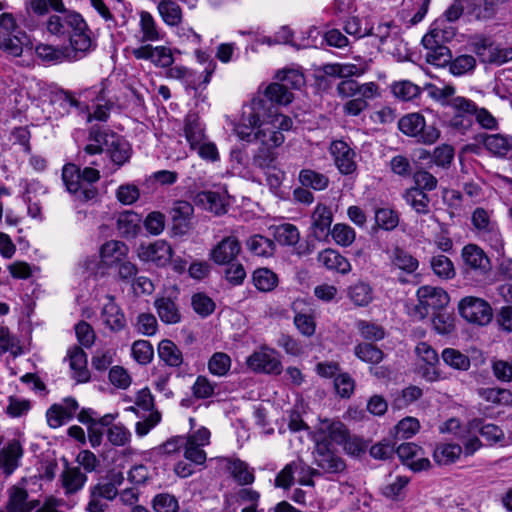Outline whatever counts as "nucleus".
I'll use <instances>...</instances> for the list:
<instances>
[{
	"instance_id": "f257e3e1",
	"label": "nucleus",
	"mask_w": 512,
	"mask_h": 512,
	"mask_svg": "<svg viewBox=\"0 0 512 512\" xmlns=\"http://www.w3.org/2000/svg\"><path fill=\"white\" fill-rule=\"evenodd\" d=\"M292 125V119L274 110L267 99L254 97L243 107L241 118L234 126V132L239 139L252 142V132L264 126L291 129Z\"/></svg>"
},
{
	"instance_id": "f03ea898",
	"label": "nucleus",
	"mask_w": 512,
	"mask_h": 512,
	"mask_svg": "<svg viewBox=\"0 0 512 512\" xmlns=\"http://www.w3.org/2000/svg\"><path fill=\"white\" fill-rule=\"evenodd\" d=\"M348 433L346 426L339 420L319 421L314 434L316 442L314 458L319 467L329 473H338L345 469V463L334 453L333 445L343 444Z\"/></svg>"
},
{
	"instance_id": "7ed1b4c3",
	"label": "nucleus",
	"mask_w": 512,
	"mask_h": 512,
	"mask_svg": "<svg viewBox=\"0 0 512 512\" xmlns=\"http://www.w3.org/2000/svg\"><path fill=\"white\" fill-rule=\"evenodd\" d=\"M99 171L86 167L81 173L73 164H67L62 170V180L69 193L79 201H89L96 197L97 190L93 183L99 180Z\"/></svg>"
},
{
	"instance_id": "20e7f679",
	"label": "nucleus",
	"mask_w": 512,
	"mask_h": 512,
	"mask_svg": "<svg viewBox=\"0 0 512 512\" xmlns=\"http://www.w3.org/2000/svg\"><path fill=\"white\" fill-rule=\"evenodd\" d=\"M289 130L264 126L252 132V142L257 141L260 144L253 159L257 167L261 169L273 167V163L276 162L278 157L276 148L280 147L285 141L283 132Z\"/></svg>"
},
{
	"instance_id": "39448f33",
	"label": "nucleus",
	"mask_w": 512,
	"mask_h": 512,
	"mask_svg": "<svg viewBox=\"0 0 512 512\" xmlns=\"http://www.w3.org/2000/svg\"><path fill=\"white\" fill-rule=\"evenodd\" d=\"M417 303L409 313L415 319L423 320L431 312L443 310L450 302L448 293L441 287L423 285L416 291Z\"/></svg>"
},
{
	"instance_id": "423d86ee",
	"label": "nucleus",
	"mask_w": 512,
	"mask_h": 512,
	"mask_svg": "<svg viewBox=\"0 0 512 512\" xmlns=\"http://www.w3.org/2000/svg\"><path fill=\"white\" fill-rule=\"evenodd\" d=\"M80 98H83L85 102L87 101H97V105L93 113L88 114V121L98 120V121H106L110 114L111 104L105 102L102 104L101 102L105 100L104 96V86L100 84L99 86H94L89 89L83 90L79 94ZM59 100L65 106L86 109L88 106L86 103L81 105V102L69 92H64L59 95Z\"/></svg>"
},
{
	"instance_id": "0eeeda50",
	"label": "nucleus",
	"mask_w": 512,
	"mask_h": 512,
	"mask_svg": "<svg viewBox=\"0 0 512 512\" xmlns=\"http://www.w3.org/2000/svg\"><path fill=\"white\" fill-rule=\"evenodd\" d=\"M398 127L404 134L417 137L424 144H433L440 137V131L435 126H427L424 117L419 113H411L403 116Z\"/></svg>"
},
{
	"instance_id": "6e6552de",
	"label": "nucleus",
	"mask_w": 512,
	"mask_h": 512,
	"mask_svg": "<svg viewBox=\"0 0 512 512\" xmlns=\"http://www.w3.org/2000/svg\"><path fill=\"white\" fill-rule=\"evenodd\" d=\"M459 314L469 323L487 325L493 317L492 308L482 298L467 296L458 303Z\"/></svg>"
},
{
	"instance_id": "1a4fd4ad",
	"label": "nucleus",
	"mask_w": 512,
	"mask_h": 512,
	"mask_svg": "<svg viewBox=\"0 0 512 512\" xmlns=\"http://www.w3.org/2000/svg\"><path fill=\"white\" fill-rule=\"evenodd\" d=\"M446 106L450 107L453 115L449 119V126L461 133H465L473 124V115L476 112V104L465 97H452Z\"/></svg>"
},
{
	"instance_id": "9d476101",
	"label": "nucleus",
	"mask_w": 512,
	"mask_h": 512,
	"mask_svg": "<svg viewBox=\"0 0 512 512\" xmlns=\"http://www.w3.org/2000/svg\"><path fill=\"white\" fill-rule=\"evenodd\" d=\"M471 220L478 235L497 252H500L503 249V238L497 224L491 220L489 213L483 208H477L472 213Z\"/></svg>"
},
{
	"instance_id": "9b49d317",
	"label": "nucleus",
	"mask_w": 512,
	"mask_h": 512,
	"mask_svg": "<svg viewBox=\"0 0 512 512\" xmlns=\"http://www.w3.org/2000/svg\"><path fill=\"white\" fill-rule=\"evenodd\" d=\"M247 366L258 373L279 375L282 363L276 350L263 346L247 358Z\"/></svg>"
},
{
	"instance_id": "f8f14e48",
	"label": "nucleus",
	"mask_w": 512,
	"mask_h": 512,
	"mask_svg": "<svg viewBox=\"0 0 512 512\" xmlns=\"http://www.w3.org/2000/svg\"><path fill=\"white\" fill-rule=\"evenodd\" d=\"M94 135L98 142L103 141L106 148L105 151L117 166H122L129 161L132 154V148L127 140L109 132L96 133Z\"/></svg>"
},
{
	"instance_id": "ddd939ff",
	"label": "nucleus",
	"mask_w": 512,
	"mask_h": 512,
	"mask_svg": "<svg viewBox=\"0 0 512 512\" xmlns=\"http://www.w3.org/2000/svg\"><path fill=\"white\" fill-rule=\"evenodd\" d=\"M137 256L141 261L151 262L159 267L166 266L172 259L171 245L162 239L152 243H142L137 248Z\"/></svg>"
},
{
	"instance_id": "4468645a",
	"label": "nucleus",
	"mask_w": 512,
	"mask_h": 512,
	"mask_svg": "<svg viewBox=\"0 0 512 512\" xmlns=\"http://www.w3.org/2000/svg\"><path fill=\"white\" fill-rule=\"evenodd\" d=\"M129 253L128 246L118 240L105 242L99 250L100 263L96 274L104 275V269L116 267L122 261L127 259Z\"/></svg>"
},
{
	"instance_id": "2eb2a0df",
	"label": "nucleus",
	"mask_w": 512,
	"mask_h": 512,
	"mask_svg": "<svg viewBox=\"0 0 512 512\" xmlns=\"http://www.w3.org/2000/svg\"><path fill=\"white\" fill-rule=\"evenodd\" d=\"M139 21L137 24V30L133 35V39L140 45H151L153 42L161 41L163 33L157 24L154 16L145 10H141L138 13Z\"/></svg>"
},
{
	"instance_id": "dca6fc26",
	"label": "nucleus",
	"mask_w": 512,
	"mask_h": 512,
	"mask_svg": "<svg viewBox=\"0 0 512 512\" xmlns=\"http://www.w3.org/2000/svg\"><path fill=\"white\" fill-rule=\"evenodd\" d=\"M131 54L137 60H149L161 68H168L174 62L171 49L166 46L140 45L132 47Z\"/></svg>"
},
{
	"instance_id": "f3484780",
	"label": "nucleus",
	"mask_w": 512,
	"mask_h": 512,
	"mask_svg": "<svg viewBox=\"0 0 512 512\" xmlns=\"http://www.w3.org/2000/svg\"><path fill=\"white\" fill-rule=\"evenodd\" d=\"M401 462L414 472L428 470L431 467L430 460L424 456L422 448L415 443H402L396 449Z\"/></svg>"
},
{
	"instance_id": "a211bd4d",
	"label": "nucleus",
	"mask_w": 512,
	"mask_h": 512,
	"mask_svg": "<svg viewBox=\"0 0 512 512\" xmlns=\"http://www.w3.org/2000/svg\"><path fill=\"white\" fill-rule=\"evenodd\" d=\"M241 252V244L234 235L224 237L209 253V259L217 265L231 264Z\"/></svg>"
},
{
	"instance_id": "6ab92c4d",
	"label": "nucleus",
	"mask_w": 512,
	"mask_h": 512,
	"mask_svg": "<svg viewBox=\"0 0 512 512\" xmlns=\"http://www.w3.org/2000/svg\"><path fill=\"white\" fill-rule=\"evenodd\" d=\"M71 30L68 33L70 45L74 51L85 53L90 50L92 40L88 26L81 15H71L69 18Z\"/></svg>"
},
{
	"instance_id": "aec40b11",
	"label": "nucleus",
	"mask_w": 512,
	"mask_h": 512,
	"mask_svg": "<svg viewBox=\"0 0 512 512\" xmlns=\"http://www.w3.org/2000/svg\"><path fill=\"white\" fill-rule=\"evenodd\" d=\"M476 140L483 144L485 149L493 156L499 158L512 157V136L503 134H479Z\"/></svg>"
},
{
	"instance_id": "412c9836",
	"label": "nucleus",
	"mask_w": 512,
	"mask_h": 512,
	"mask_svg": "<svg viewBox=\"0 0 512 512\" xmlns=\"http://www.w3.org/2000/svg\"><path fill=\"white\" fill-rule=\"evenodd\" d=\"M79 405L74 398H66L61 404L52 405L46 412L47 424L56 429L74 417Z\"/></svg>"
},
{
	"instance_id": "4be33fe9",
	"label": "nucleus",
	"mask_w": 512,
	"mask_h": 512,
	"mask_svg": "<svg viewBox=\"0 0 512 512\" xmlns=\"http://www.w3.org/2000/svg\"><path fill=\"white\" fill-rule=\"evenodd\" d=\"M473 51L483 63L502 64L512 59V50L508 52L500 49L488 39L474 42Z\"/></svg>"
},
{
	"instance_id": "5701e85b",
	"label": "nucleus",
	"mask_w": 512,
	"mask_h": 512,
	"mask_svg": "<svg viewBox=\"0 0 512 512\" xmlns=\"http://www.w3.org/2000/svg\"><path fill=\"white\" fill-rule=\"evenodd\" d=\"M330 151L336 167L342 174L348 175L356 170L355 152L346 142L341 140L332 142Z\"/></svg>"
},
{
	"instance_id": "b1692460",
	"label": "nucleus",
	"mask_w": 512,
	"mask_h": 512,
	"mask_svg": "<svg viewBox=\"0 0 512 512\" xmlns=\"http://www.w3.org/2000/svg\"><path fill=\"white\" fill-rule=\"evenodd\" d=\"M461 257L467 270L486 274L490 270V260L484 251L475 244L463 247Z\"/></svg>"
},
{
	"instance_id": "393cba45",
	"label": "nucleus",
	"mask_w": 512,
	"mask_h": 512,
	"mask_svg": "<svg viewBox=\"0 0 512 512\" xmlns=\"http://www.w3.org/2000/svg\"><path fill=\"white\" fill-rule=\"evenodd\" d=\"M107 303L101 310V322L112 332H119L126 326V318L122 309L116 304L113 296L108 295Z\"/></svg>"
},
{
	"instance_id": "a878e982",
	"label": "nucleus",
	"mask_w": 512,
	"mask_h": 512,
	"mask_svg": "<svg viewBox=\"0 0 512 512\" xmlns=\"http://www.w3.org/2000/svg\"><path fill=\"white\" fill-rule=\"evenodd\" d=\"M23 455L21 444L13 440L0 450V478H7L18 468Z\"/></svg>"
},
{
	"instance_id": "bb28decb",
	"label": "nucleus",
	"mask_w": 512,
	"mask_h": 512,
	"mask_svg": "<svg viewBox=\"0 0 512 512\" xmlns=\"http://www.w3.org/2000/svg\"><path fill=\"white\" fill-rule=\"evenodd\" d=\"M219 471L228 473L235 480H254V469L238 458L219 457L216 459Z\"/></svg>"
},
{
	"instance_id": "cd10ccee",
	"label": "nucleus",
	"mask_w": 512,
	"mask_h": 512,
	"mask_svg": "<svg viewBox=\"0 0 512 512\" xmlns=\"http://www.w3.org/2000/svg\"><path fill=\"white\" fill-rule=\"evenodd\" d=\"M319 476L318 472L306 465L302 460H294L284 466L275 480H311Z\"/></svg>"
},
{
	"instance_id": "c85d7f7f",
	"label": "nucleus",
	"mask_w": 512,
	"mask_h": 512,
	"mask_svg": "<svg viewBox=\"0 0 512 512\" xmlns=\"http://www.w3.org/2000/svg\"><path fill=\"white\" fill-rule=\"evenodd\" d=\"M183 135L192 150L205 140V127L197 114H188L185 117Z\"/></svg>"
},
{
	"instance_id": "c756f323",
	"label": "nucleus",
	"mask_w": 512,
	"mask_h": 512,
	"mask_svg": "<svg viewBox=\"0 0 512 512\" xmlns=\"http://www.w3.org/2000/svg\"><path fill=\"white\" fill-rule=\"evenodd\" d=\"M38 504L36 500H28L26 490L19 486L14 485L9 490V500L7 503V510L9 512H31Z\"/></svg>"
},
{
	"instance_id": "7c9ffc66",
	"label": "nucleus",
	"mask_w": 512,
	"mask_h": 512,
	"mask_svg": "<svg viewBox=\"0 0 512 512\" xmlns=\"http://www.w3.org/2000/svg\"><path fill=\"white\" fill-rule=\"evenodd\" d=\"M195 203L215 215H221L226 212L227 203L225 196L219 192H200L195 196Z\"/></svg>"
},
{
	"instance_id": "2f4dec72",
	"label": "nucleus",
	"mask_w": 512,
	"mask_h": 512,
	"mask_svg": "<svg viewBox=\"0 0 512 512\" xmlns=\"http://www.w3.org/2000/svg\"><path fill=\"white\" fill-rule=\"evenodd\" d=\"M318 261L328 270L341 274H348L351 271L350 262L334 249H325L318 254Z\"/></svg>"
},
{
	"instance_id": "473e14b6",
	"label": "nucleus",
	"mask_w": 512,
	"mask_h": 512,
	"mask_svg": "<svg viewBox=\"0 0 512 512\" xmlns=\"http://www.w3.org/2000/svg\"><path fill=\"white\" fill-rule=\"evenodd\" d=\"M466 12L476 19L491 18L496 9L507 0H464Z\"/></svg>"
},
{
	"instance_id": "72a5a7b5",
	"label": "nucleus",
	"mask_w": 512,
	"mask_h": 512,
	"mask_svg": "<svg viewBox=\"0 0 512 512\" xmlns=\"http://www.w3.org/2000/svg\"><path fill=\"white\" fill-rule=\"evenodd\" d=\"M154 307L165 324H177L181 321V313L178 305L171 297H159L154 302Z\"/></svg>"
},
{
	"instance_id": "f704fd0d",
	"label": "nucleus",
	"mask_w": 512,
	"mask_h": 512,
	"mask_svg": "<svg viewBox=\"0 0 512 512\" xmlns=\"http://www.w3.org/2000/svg\"><path fill=\"white\" fill-rule=\"evenodd\" d=\"M157 11L164 24L169 27H178L183 20L182 8L174 0H160Z\"/></svg>"
},
{
	"instance_id": "c9c22d12",
	"label": "nucleus",
	"mask_w": 512,
	"mask_h": 512,
	"mask_svg": "<svg viewBox=\"0 0 512 512\" xmlns=\"http://www.w3.org/2000/svg\"><path fill=\"white\" fill-rule=\"evenodd\" d=\"M0 49L13 57H19L23 54L24 50L32 49V43L24 31H17L15 34L4 38Z\"/></svg>"
},
{
	"instance_id": "e433bc0d",
	"label": "nucleus",
	"mask_w": 512,
	"mask_h": 512,
	"mask_svg": "<svg viewBox=\"0 0 512 512\" xmlns=\"http://www.w3.org/2000/svg\"><path fill=\"white\" fill-rule=\"evenodd\" d=\"M70 368L73 371V377L78 382H86L90 378L89 370L87 369V356L80 347H73L68 352Z\"/></svg>"
},
{
	"instance_id": "4c0bfd02",
	"label": "nucleus",
	"mask_w": 512,
	"mask_h": 512,
	"mask_svg": "<svg viewBox=\"0 0 512 512\" xmlns=\"http://www.w3.org/2000/svg\"><path fill=\"white\" fill-rule=\"evenodd\" d=\"M454 35V29L447 27L444 19H437L433 23L431 30L422 38V44L424 47H431V45H434L436 42L443 44L444 42L450 41Z\"/></svg>"
},
{
	"instance_id": "58836bf2",
	"label": "nucleus",
	"mask_w": 512,
	"mask_h": 512,
	"mask_svg": "<svg viewBox=\"0 0 512 512\" xmlns=\"http://www.w3.org/2000/svg\"><path fill=\"white\" fill-rule=\"evenodd\" d=\"M78 467L71 468L67 471L68 477L65 480H85L86 475L81 472V468L85 472H92L98 465L96 456L89 450L81 451L76 459Z\"/></svg>"
},
{
	"instance_id": "ea45409f",
	"label": "nucleus",
	"mask_w": 512,
	"mask_h": 512,
	"mask_svg": "<svg viewBox=\"0 0 512 512\" xmlns=\"http://www.w3.org/2000/svg\"><path fill=\"white\" fill-rule=\"evenodd\" d=\"M389 259L394 268L406 274L414 273L419 267V261L408 251L398 246L390 252Z\"/></svg>"
},
{
	"instance_id": "a19ab883",
	"label": "nucleus",
	"mask_w": 512,
	"mask_h": 512,
	"mask_svg": "<svg viewBox=\"0 0 512 512\" xmlns=\"http://www.w3.org/2000/svg\"><path fill=\"white\" fill-rule=\"evenodd\" d=\"M347 296L357 307H366L373 300V288L369 283L358 281L347 289Z\"/></svg>"
},
{
	"instance_id": "79ce46f5",
	"label": "nucleus",
	"mask_w": 512,
	"mask_h": 512,
	"mask_svg": "<svg viewBox=\"0 0 512 512\" xmlns=\"http://www.w3.org/2000/svg\"><path fill=\"white\" fill-rule=\"evenodd\" d=\"M91 6L98 15L105 21L107 28L112 29L126 24L123 13L112 11L105 3V0H90Z\"/></svg>"
},
{
	"instance_id": "37998d69",
	"label": "nucleus",
	"mask_w": 512,
	"mask_h": 512,
	"mask_svg": "<svg viewBox=\"0 0 512 512\" xmlns=\"http://www.w3.org/2000/svg\"><path fill=\"white\" fill-rule=\"evenodd\" d=\"M246 247L253 255L264 258L273 256L276 248L271 239L260 234L250 236L246 241Z\"/></svg>"
},
{
	"instance_id": "c03bdc74",
	"label": "nucleus",
	"mask_w": 512,
	"mask_h": 512,
	"mask_svg": "<svg viewBox=\"0 0 512 512\" xmlns=\"http://www.w3.org/2000/svg\"><path fill=\"white\" fill-rule=\"evenodd\" d=\"M60 14L50 15L45 22V27L48 33L56 36L68 34L71 30L69 18L71 15H79L76 12L65 10L59 12Z\"/></svg>"
},
{
	"instance_id": "a18cd8bd",
	"label": "nucleus",
	"mask_w": 512,
	"mask_h": 512,
	"mask_svg": "<svg viewBox=\"0 0 512 512\" xmlns=\"http://www.w3.org/2000/svg\"><path fill=\"white\" fill-rule=\"evenodd\" d=\"M158 356L160 360L170 367H180L183 363L181 350L169 339H164L159 343Z\"/></svg>"
},
{
	"instance_id": "49530a36",
	"label": "nucleus",
	"mask_w": 512,
	"mask_h": 512,
	"mask_svg": "<svg viewBox=\"0 0 512 512\" xmlns=\"http://www.w3.org/2000/svg\"><path fill=\"white\" fill-rule=\"evenodd\" d=\"M312 228L314 229V233L317 235L318 233L323 235L325 234L332 223L333 214L329 207L326 205L319 203L316 205L312 215Z\"/></svg>"
},
{
	"instance_id": "de8ad7c7",
	"label": "nucleus",
	"mask_w": 512,
	"mask_h": 512,
	"mask_svg": "<svg viewBox=\"0 0 512 512\" xmlns=\"http://www.w3.org/2000/svg\"><path fill=\"white\" fill-rule=\"evenodd\" d=\"M271 230L273 237L281 245L294 246L300 240L299 230L293 224L284 223L271 227Z\"/></svg>"
},
{
	"instance_id": "09e8293b",
	"label": "nucleus",
	"mask_w": 512,
	"mask_h": 512,
	"mask_svg": "<svg viewBox=\"0 0 512 512\" xmlns=\"http://www.w3.org/2000/svg\"><path fill=\"white\" fill-rule=\"evenodd\" d=\"M403 197L406 203L417 213L426 214L429 212L430 199L419 187H411L407 189Z\"/></svg>"
},
{
	"instance_id": "8fccbe9b",
	"label": "nucleus",
	"mask_w": 512,
	"mask_h": 512,
	"mask_svg": "<svg viewBox=\"0 0 512 512\" xmlns=\"http://www.w3.org/2000/svg\"><path fill=\"white\" fill-rule=\"evenodd\" d=\"M252 280L254 286L262 292L274 290L279 282L278 276L268 268H258L253 272Z\"/></svg>"
},
{
	"instance_id": "3c124183",
	"label": "nucleus",
	"mask_w": 512,
	"mask_h": 512,
	"mask_svg": "<svg viewBox=\"0 0 512 512\" xmlns=\"http://www.w3.org/2000/svg\"><path fill=\"white\" fill-rule=\"evenodd\" d=\"M462 453V448L458 444L445 443L436 447L433 457L439 465H448L457 461Z\"/></svg>"
},
{
	"instance_id": "603ef678",
	"label": "nucleus",
	"mask_w": 512,
	"mask_h": 512,
	"mask_svg": "<svg viewBox=\"0 0 512 512\" xmlns=\"http://www.w3.org/2000/svg\"><path fill=\"white\" fill-rule=\"evenodd\" d=\"M194 212L193 206L187 201H175L170 210V215L175 227L187 228L189 220Z\"/></svg>"
},
{
	"instance_id": "864d4df0",
	"label": "nucleus",
	"mask_w": 512,
	"mask_h": 512,
	"mask_svg": "<svg viewBox=\"0 0 512 512\" xmlns=\"http://www.w3.org/2000/svg\"><path fill=\"white\" fill-rule=\"evenodd\" d=\"M265 99L271 104L276 103L278 105H288L293 100V93L287 88L286 84L280 82L271 83L265 89Z\"/></svg>"
},
{
	"instance_id": "5fc2aeb1",
	"label": "nucleus",
	"mask_w": 512,
	"mask_h": 512,
	"mask_svg": "<svg viewBox=\"0 0 512 512\" xmlns=\"http://www.w3.org/2000/svg\"><path fill=\"white\" fill-rule=\"evenodd\" d=\"M424 48L427 50L425 54L427 63L436 67H443L450 62V51L445 45L436 42L434 45L432 44L431 47Z\"/></svg>"
},
{
	"instance_id": "6e6d98bb",
	"label": "nucleus",
	"mask_w": 512,
	"mask_h": 512,
	"mask_svg": "<svg viewBox=\"0 0 512 512\" xmlns=\"http://www.w3.org/2000/svg\"><path fill=\"white\" fill-rule=\"evenodd\" d=\"M444 363L453 369L466 371L470 368V359L454 348H445L441 353Z\"/></svg>"
},
{
	"instance_id": "4d7b16f0",
	"label": "nucleus",
	"mask_w": 512,
	"mask_h": 512,
	"mask_svg": "<svg viewBox=\"0 0 512 512\" xmlns=\"http://www.w3.org/2000/svg\"><path fill=\"white\" fill-rule=\"evenodd\" d=\"M117 229L123 236H134L139 229V217L136 213L126 211L117 218Z\"/></svg>"
},
{
	"instance_id": "13d9d810",
	"label": "nucleus",
	"mask_w": 512,
	"mask_h": 512,
	"mask_svg": "<svg viewBox=\"0 0 512 512\" xmlns=\"http://www.w3.org/2000/svg\"><path fill=\"white\" fill-rule=\"evenodd\" d=\"M431 268L436 276L442 279H452L455 268L452 261L445 255H436L431 258Z\"/></svg>"
},
{
	"instance_id": "bf43d9fd",
	"label": "nucleus",
	"mask_w": 512,
	"mask_h": 512,
	"mask_svg": "<svg viewBox=\"0 0 512 512\" xmlns=\"http://www.w3.org/2000/svg\"><path fill=\"white\" fill-rule=\"evenodd\" d=\"M276 79L281 84H286L288 89H300L305 84L303 73L296 68H284L278 71Z\"/></svg>"
},
{
	"instance_id": "052dcab7",
	"label": "nucleus",
	"mask_w": 512,
	"mask_h": 512,
	"mask_svg": "<svg viewBox=\"0 0 512 512\" xmlns=\"http://www.w3.org/2000/svg\"><path fill=\"white\" fill-rule=\"evenodd\" d=\"M331 236L334 242L342 247H349L356 238L355 230L345 223H337L331 230Z\"/></svg>"
},
{
	"instance_id": "680f3d73",
	"label": "nucleus",
	"mask_w": 512,
	"mask_h": 512,
	"mask_svg": "<svg viewBox=\"0 0 512 512\" xmlns=\"http://www.w3.org/2000/svg\"><path fill=\"white\" fill-rule=\"evenodd\" d=\"M354 60V63H340L341 78L360 77L369 70L370 59L357 56Z\"/></svg>"
},
{
	"instance_id": "e2e57ef3",
	"label": "nucleus",
	"mask_w": 512,
	"mask_h": 512,
	"mask_svg": "<svg viewBox=\"0 0 512 512\" xmlns=\"http://www.w3.org/2000/svg\"><path fill=\"white\" fill-rule=\"evenodd\" d=\"M231 358L223 352L214 353L208 361L209 372L218 377L227 375L231 368Z\"/></svg>"
},
{
	"instance_id": "0e129e2a",
	"label": "nucleus",
	"mask_w": 512,
	"mask_h": 512,
	"mask_svg": "<svg viewBox=\"0 0 512 512\" xmlns=\"http://www.w3.org/2000/svg\"><path fill=\"white\" fill-rule=\"evenodd\" d=\"M478 395L485 401L492 404H508L512 400L509 390L495 387L480 388Z\"/></svg>"
},
{
	"instance_id": "69168bd1",
	"label": "nucleus",
	"mask_w": 512,
	"mask_h": 512,
	"mask_svg": "<svg viewBox=\"0 0 512 512\" xmlns=\"http://www.w3.org/2000/svg\"><path fill=\"white\" fill-rule=\"evenodd\" d=\"M400 29L393 25L391 22L381 23L377 26L375 35L379 38L381 45L393 44L397 45L400 42Z\"/></svg>"
},
{
	"instance_id": "338daca9",
	"label": "nucleus",
	"mask_w": 512,
	"mask_h": 512,
	"mask_svg": "<svg viewBox=\"0 0 512 512\" xmlns=\"http://www.w3.org/2000/svg\"><path fill=\"white\" fill-rule=\"evenodd\" d=\"M299 181L303 186L314 190H324L329 183L326 176L310 169H304L300 172Z\"/></svg>"
},
{
	"instance_id": "774afa93",
	"label": "nucleus",
	"mask_w": 512,
	"mask_h": 512,
	"mask_svg": "<svg viewBox=\"0 0 512 512\" xmlns=\"http://www.w3.org/2000/svg\"><path fill=\"white\" fill-rule=\"evenodd\" d=\"M420 429L418 419L414 417H405L400 420L393 429V434L397 439H409L413 437Z\"/></svg>"
}]
</instances>
